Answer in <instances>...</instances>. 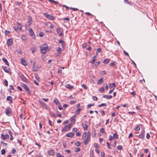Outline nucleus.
Masks as SVG:
<instances>
[{"mask_svg":"<svg viewBox=\"0 0 157 157\" xmlns=\"http://www.w3.org/2000/svg\"><path fill=\"white\" fill-rule=\"evenodd\" d=\"M44 15H45V16L46 18L49 19L51 20H54L55 19V17L50 15L46 13H44Z\"/></svg>","mask_w":157,"mask_h":157,"instance_id":"obj_5","label":"nucleus"},{"mask_svg":"<svg viewBox=\"0 0 157 157\" xmlns=\"http://www.w3.org/2000/svg\"><path fill=\"white\" fill-rule=\"evenodd\" d=\"M86 132H85L82 135V139L83 140L85 138H86Z\"/></svg>","mask_w":157,"mask_h":157,"instance_id":"obj_35","label":"nucleus"},{"mask_svg":"<svg viewBox=\"0 0 157 157\" xmlns=\"http://www.w3.org/2000/svg\"><path fill=\"white\" fill-rule=\"evenodd\" d=\"M1 143L2 144L3 146H7V144L3 142V141H1Z\"/></svg>","mask_w":157,"mask_h":157,"instance_id":"obj_43","label":"nucleus"},{"mask_svg":"<svg viewBox=\"0 0 157 157\" xmlns=\"http://www.w3.org/2000/svg\"><path fill=\"white\" fill-rule=\"evenodd\" d=\"M22 87L25 90L28 92V93L29 94L30 93V90L29 89V88L26 84H23L22 85Z\"/></svg>","mask_w":157,"mask_h":157,"instance_id":"obj_6","label":"nucleus"},{"mask_svg":"<svg viewBox=\"0 0 157 157\" xmlns=\"http://www.w3.org/2000/svg\"><path fill=\"white\" fill-rule=\"evenodd\" d=\"M65 87L69 89H71L73 88V86L68 84H67L66 85Z\"/></svg>","mask_w":157,"mask_h":157,"instance_id":"obj_22","label":"nucleus"},{"mask_svg":"<svg viewBox=\"0 0 157 157\" xmlns=\"http://www.w3.org/2000/svg\"><path fill=\"white\" fill-rule=\"evenodd\" d=\"M140 127L138 126L135 128V130L136 131H139L140 130Z\"/></svg>","mask_w":157,"mask_h":157,"instance_id":"obj_53","label":"nucleus"},{"mask_svg":"<svg viewBox=\"0 0 157 157\" xmlns=\"http://www.w3.org/2000/svg\"><path fill=\"white\" fill-rule=\"evenodd\" d=\"M57 51L58 52V53H61L62 51L61 49L60 48L58 47L57 48Z\"/></svg>","mask_w":157,"mask_h":157,"instance_id":"obj_32","label":"nucleus"},{"mask_svg":"<svg viewBox=\"0 0 157 157\" xmlns=\"http://www.w3.org/2000/svg\"><path fill=\"white\" fill-rule=\"evenodd\" d=\"M17 53H19V54H22V52L21 50L20 49H18L17 50Z\"/></svg>","mask_w":157,"mask_h":157,"instance_id":"obj_62","label":"nucleus"},{"mask_svg":"<svg viewBox=\"0 0 157 157\" xmlns=\"http://www.w3.org/2000/svg\"><path fill=\"white\" fill-rule=\"evenodd\" d=\"M21 38L24 41L26 40V36L24 35H22L21 36Z\"/></svg>","mask_w":157,"mask_h":157,"instance_id":"obj_38","label":"nucleus"},{"mask_svg":"<svg viewBox=\"0 0 157 157\" xmlns=\"http://www.w3.org/2000/svg\"><path fill=\"white\" fill-rule=\"evenodd\" d=\"M8 132L10 134V140H12L13 139V137L12 136V133L10 130Z\"/></svg>","mask_w":157,"mask_h":157,"instance_id":"obj_24","label":"nucleus"},{"mask_svg":"<svg viewBox=\"0 0 157 157\" xmlns=\"http://www.w3.org/2000/svg\"><path fill=\"white\" fill-rule=\"evenodd\" d=\"M109 87L111 89L114 90L116 87V86L115 83H113L109 84Z\"/></svg>","mask_w":157,"mask_h":157,"instance_id":"obj_9","label":"nucleus"},{"mask_svg":"<svg viewBox=\"0 0 157 157\" xmlns=\"http://www.w3.org/2000/svg\"><path fill=\"white\" fill-rule=\"evenodd\" d=\"M3 61L8 66H9V63L7 59L5 58H2Z\"/></svg>","mask_w":157,"mask_h":157,"instance_id":"obj_25","label":"nucleus"},{"mask_svg":"<svg viewBox=\"0 0 157 157\" xmlns=\"http://www.w3.org/2000/svg\"><path fill=\"white\" fill-rule=\"evenodd\" d=\"M82 86L85 90H86L87 89V87L86 86L85 84H82Z\"/></svg>","mask_w":157,"mask_h":157,"instance_id":"obj_60","label":"nucleus"},{"mask_svg":"<svg viewBox=\"0 0 157 157\" xmlns=\"http://www.w3.org/2000/svg\"><path fill=\"white\" fill-rule=\"evenodd\" d=\"M21 62L22 64L23 65H24L26 66L27 65V63L26 62V60L24 59L23 58H21Z\"/></svg>","mask_w":157,"mask_h":157,"instance_id":"obj_17","label":"nucleus"},{"mask_svg":"<svg viewBox=\"0 0 157 157\" xmlns=\"http://www.w3.org/2000/svg\"><path fill=\"white\" fill-rule=\"evenodd\" d=\"M44 33L43 32H40L39 33V36L40 37H43L44 36Z\"/></svg>","mask_w":157,"mask_h":157,"instance_id":"obj_46","label":"nucleus"},{"mask_svg":"<svg viewBox=\"0 0 157 157\" xmlns=\"http://www.w3.org/2000/svg\"><path fill=\"white\" fill-rule=\"evenodd\" d=\"M96 132L95 131V130L93 131L92 132V136L93 137H95L96 136Z\"/></svg>","mask_w":157,"mask_h":157,"instance_id":"obj_34","label":"nucleus"},{"mask_svg":"<svg viewBox=\"0 0 157 157\" xmlns=\"http://www.w3.org/2000/svg\"><path fill=\"white\" fill-rule=\"evenodd\" d=\"M13 42V39L12 38L9 39L7 41V44L8 46H11Z\"/></svg>","mask_w":157,"mask_h":157,"instance_id":"obj_12","label":"nucleus"},{"mask_svg":"<svg viewBox=\"0 0 157 157\" xmlns=\"http://www.w3.org/2000/svg\"><path fill=\"white\" fill-rule=\"evenodd\" d=\"M100 63V61H98L96 63L94 64V66L95 67H97L98 66Z\"/></svg>","mask_w":157,"mask_h":157,"instance_id":"obj_54","label":"nucleus"},{"mask_svg":"<svg viewBox=\"0 0 157 157\" xmlns=\"http://www.w3.org/2000/svg\"><path fill=\"white\" fill-rule=\"evenodd\" d=\"M115 65V64L114 62H113V63H110L109 64V65L110 66H114Z\"/></svg>","mask_w":157,"mask_h":157,"instance_id":"obj_63","label":"nucleus"},{"mask_svg":"<svg viewBox=\"0 0 157 157\" xmlns=\"http://www.w3.org/2000/svg\"><path fill=\"white\" fill-rule=\"evenodd\" d=\"M100 132L102 133H105V131L104 129V128H101L100 129Z\"/></svg>","mask_w":157,"mask_h":157,"instance_id":"obj_41","label":"nucleus"},{"mask_svg":"<svg viewBox=\"0 0 157 157\" xmlns=\"http://www.w3.org/2000/svg\"><path fill=\"white\" fill-rule=\"evenodd\" d=\"M2 68L5 72L8 73H9L10 71V69L9 68L4 66H2Z\"/></svg>","mask_w":157,"mask_h":157,"instance_id":"obj_15","label":"nucleus"},{"mask_svg":"<svg viewBox=\"0 0 157 157\" xmlns=\"http://www.w3.org/2000/svg\"><path fill=\"white\" fill-rule=\"evenodd\" d=\"M48 25H50V28H52V29L53 28V27H54L53 25H52L50 23L48 22Z\"/></svg>","mask_w":157,"mask_h":157,"instance_id":"obj_56","label":"nucleus"},{"mask_svg":"<svg viewBox=\"0 0 157 157\" xmlns=\"http://www.w3.org/2000/svg\"><path fill=\"white\" fill-rule=\"evenodd\" d=\"M72 124H70L65 126L64 128H63L62 130V131L63 132H66L68 130L70 129L72 126Z\"/></svg>","mask_w":157,"mask_h":157,"instance_id":"obj_2","label":"nucleus"},{"mask_svg":"<svg viewBox=\"0 0 157 157\" xmlns=\"http://www.w3.org/2000/svg\"><path fill=\"white\" fill-rule=\"evenodd\" d=\"M90 155L91 156H93L94 155V151H91L90 152Z\"/></svg>","mask_w":157,"mask_h":157,"instance_id":"obj_58","label":"nucleus"},{"mask_svg":"<svg viewBox=\"0 0 157 157\" xmlns=\"http://www.w3.org/2000/svg\"><path fill=\"white\" fill-rule=\"evenodd\" d=\"M38 102L43 107L46 109L47 108V106L45 103L40 100H39Z\"/></svg>","mask_w":157,"mask_h":157,"instance_id":"obj_10","label":"nucleus"},{"mask_svg":"<svg viewBox=\"0 0 157 157\" xmlns=\"http://www.w3.org/2000/svg\"><path fill=\"white\" fill-rule=\"evenodd\" d=\"M150 138V134L149 133H147V135H146V138L148 139H149Z\"/></svg>","mask_w":157,"mask_h":157,"instance_id":"obj_55","label":"nucleus"},{"mask_svg":"<svg viewBox=\"0 0 157 157\" xmlns=\"http://www.w3.org/2000/svg\"><path fill=\"white\" fill-rule=\"evenodd\" d=\"M6 100L8 101H9L10 103H12L13 100L12 97L10 96H8L6 98Z\"/></svg>","mask_w":157,"mask_h":157,"instance_id":"obj_19","label":"nucleus"},{"mask_svg":"<svg viewBox=\"0 0 157 157\" xmlns=\"http://www.w3.org/2000/svg\"><path fill=\"white\" fill-rule=\"evenodd\" d=\"M29 19L28 20V21L27 22V25L29 26L32 24V18L30 16H29Z\"/></svg>","mask_w":157,"mask_h":157,"instance_id":"obj_13","label":"nucleus"},{"mask_svg":"<svg viewBox=\"0 0 157 157\" xmlns=\"http://www.w3.org/2000/svg\"><path fill=\"white\" fill-rule=\"evenodd\" d=\"M71 122H73L74 123L75 121V117L74 116H73L71 118Z\"/></svg>","mask_w":157,"mask_h":157,"instance_id":"obj_33","label":"nucleus"},{"mask_svg":"<svg viewBox=\"0 0 157 157\" xmlns=\"http://www.w3.org/2000/svg\"><path fill=\"white\" fill-rule=\"evenodd\" d=\"M63 21H69L70 20V18L68 17H65L62 19Z\"/></svg>","mask_w":157,"mask_h":157,"instance_id":"obj_49","label":"nucleus"},{"mask_svg":"<svg viewBox=\"0 0 157 157\" xmlns=\"http://www.w3.org/2000/svg\"><path fill=\"white\" fill-rule=\"evenodd\" d=\"M90 138L89 137V136H87L86 139L84 141V144L85 145H86L87 143L89 142Z\"/></svg>","mask_w":157,"mask_h":157,"instance_id":"obj_14","label":"nucleus"},{"mask_svg":"<svg viewBox=\"0 0 157 157\" xmlns=\"http://www.w3.org/2000/svg\"><path fill=\"white\" fill-rule=\"evenodd\" d=\"M80 151V148L79 147L76 148L75 150V152H78Z\"/></svg>","mask_w":157,"mask_h":157,"instance_id":"obj_39","label":"nucleus"},{"mask_svg":"<svg viewBox=\"0 0 157 157\" xmlns=\"http://www.w3.org/2000/svg\"><path fill=\"white\" fill-rule=\"evenodd\" d=\"M36 50V48L35 47H33L30 49V50L32 51V53H33L34 52H35Z\"/></svg>","mask_w":157,"mask_h":157,"instance_id":"obj_23","label":"nucleus"},{"mask_svg":"<svg viewBox=\"0 0 157 157\" xmlns=\"http://www.w3.org/2000/svg\"><path fill=\"white\" fill-rule=\"evenodd\" d=\"M6 152V151L5 149H3L1 150V153L2 155H4L5 154Z\"/></svg>","mask_w":157,"mask_h":157,"instance_id":"obj_45","label":"nucleus"},{"mask_svg":"<svg viewBox=\"0 0 157 157\" xmlns=\"http://www.w3.org/2000/svg\"><path fill=\"white\" fill-rule=\"evenodd\" d=\"M103 97L107 99H111L112 98V96L110 95H104Z\"/></svg>","mask_w":157,"mask_h":157,"instance_id":"obj_20","label":"nucleus"},{"mask_svg":"<svg viewBox=\"0 0 157 157\" xmlns=\"http://www.w3.org/2000/svg\"><path fill=\"white\" fill-rule=\"evenodd\" d=\"M35 63L34 62L33 63L34 65L33 67V71H36L38 70V68L37 67L35 66H34Z\"/></svg>","mask_w":157,"mask_h":157,"instance_id":"obj_27","label":"nucleus"},{"mask_svg":"<svg viewBox=\"0 0 157 157\" xmlns=\"http://www.w3.org/2000/svg\"><path fill=\"white\" fill-rule=\"evenodd\" d=\"M16 152V150L15 148H13L12 150L11 153L12 154H14Z\"/></svg>","mask_w":157,"mask_h":157,"instance_id":"obj_42","label":"nucleus"},{"mask_svg":"<svg viewBox=\"0 0 157 157\" xmlns=\"http://www.w3.org/2000/svg\"><path fill=\"white\" fill-rule=\"evenodd\" d=\"M54 102L56 104H58L59 102V100H58L56 98L54 100Z\"/></svg>","mask_w":157,"mask_h":157,"instance_id":"obj_44","label":"nucleus"},{"mask_svg":"<svg viewBox=\"0 0 157 157\" xmlns=\"http://www.w3.org/2000/svg\"><path fill=\"white\" fill-rule=\"evenodd\" d=\"M10 32L9 31L6 30L5 31V35L6 36H7L10 33Z\"/></svg>","mask_w":157,"mask_h":157,"instance_id":"obj_36","label":"nucleus"},{"mask_svg":"<svg viewBox=\"0 0 157 157\" xmlns=\"http://www.w3.org/2000/svg\"><path fill=\"white\" fill-rule=\"evenodd\" d=\"M106 144H107V146L108 147L109 149H111V147H110V144L109 143L107 142L106 143Z\"/></svg>","mask_w":157,"mask_h":157,"instance_id":"obj_57","label":"nucleus"},{"mask_svg":"<svg viewBox=\"0 0 157 157\" xmlns=\"http://www.w3.org/2000/svg\"><path fill=\"white\" fill-rule=\"evenodd\" d=\"M35 78L38 81H40V78L36 74H35Z\"/></svg>","mask_w":157,"mask_h":157,"instance_id":"obj_29","label":"nucleus"},{"mask_svg":"<svg viewBox=\"0 0 157 157\" xmlns=\"http://www.w3.org/2000/svg\"><path fill=\"white\" fill-rule=\"evenodd\" d=\"M94 105V104H88V105H87V109H88V108H90L91 106H93Z\"/></svg>","mask_w":157,"mask_h":157,"instance_id":"obj_51","label":"nucleus"},{"mask_svg":"<svg viewBox=\"0 0 157 157\" xmlns=\"http://www.w3.org/2000/svg\"><path fill=\"white\" fill-rule=\"evenodd\" d=\"M74 135V133L72 132H69L67 133L66 136L67 137H72Z\"/></svg>","mask_w":157,"mask_h":157,"instance_id":"obj_16","label":"nucleus"},{"mask_svg":"<svg viewBox=\"0 0 157 157\" xmlns=\"http://www.w3.org/2000/svg\"><path fill=\"white\" fill-rule=\"evenodd\" d=\"M48 153L49 155H53L54 154V152L53 150H50L48 151Z\"/></svg>","mask_w":157,"mask_h":157,"instance_id":"obj_21","label":"nucleus"},{"mask_svg":"<svg viewBox=\"0 0 157 157\" xmlns=\"http://www.w3.org/2000/svg\"><path fill=\"white\" fill-rule=\"evenodd\" d=\"M75 144L77 146H79L80 145V142H78V141H77L76 142V143Z\"/></svg>","mask_w":157,"mask_h":157,"instance_id":"obj_52","label":"nucleus"},{"mask_svg":"<svg viewBox=\"0 0 157 157\" xmlns=\"http://www.w3.org/2000/svg\"><path fill=\"white\" fill-rule=\"evenodd\" d=\"M5 113L8 116H11L12 114L11 110V109L7 107L5 109Z\"/></svg>","mask_w":157,"mask_h":157,"instance_id":"obj_3","label":"nucleus"},{"mask_svg":"<svg viewBox=\"0 0 157 157\" xmlns=\"http://www.w3.org/2000/svg\"><path fill=\"white\" fill-rule=\"evenodd\" d=\"M29 34L31 36H33V38L34 40L35 39V36L34 35V32L33 31L32 29L31 28H30L29 29Z\"/></svg>","mask_w":157,"mask_h":157,"instance_id":"obj_4","label":"nucleus"},{"mask_svg":"<svg viewBox=\"0 0 157 157\" xmlns=\"http://www.w3.org/2000/svg\"><path fill=\"white\" fill-rule=\"evenodd\" d=\"M123 53L125 56L129 57L128 53L126 52L125 50H123Z\"/></svg>","mask_w":157,"mask_h":157,"instance_id":"obj_48","label":"nucleus"},{"mask_svg":"<svg viewBox=\"0 0 157 157\" xmlns=\"http://www.w3.org/2000/svg\"><path fill=\"white\" fill-rule=\"evenodd\" d=\"M57 157H64L63 155H62L60 153H58L57 154Z\"/></svg>","mask_w":157,"mask_h":157,"instance_id":"obj_47","label":"nucleus"},{"mask_svg":"<svg viewBox=\"0 0 157 157\" xmlns=\"http://www.w3.org/2000/svg\"><path fill=\"white\" fill-rule=\"evenodd\" d=\"M103 81V78H100L98 81L97 82V84L98 85H100L102 83Z\"/></svg>","mask_w":157,"mask_h":157,"instance_id":"obj_26","label":"nucleus"},{"mask_svg":"<svg viewBox=\"0 0 157 157\" xmlns=\"http://www.w3.org/2000/svg\"><path fill=\"white\" fill-rule=\"evenodd\" d=\"M20 77L21 80L25 82H27L28 81L26 78L23 75H20Z\"/></svg>","mask_w":157,"mask_h":157,"instance_id":"obj_8","label":"nucleus"},{"mask_svg":"<svg viewBox=\"0 0 157 157\" xmlns=\"http://www.w3.org/2000/svg\"><path fill=\"white\" fill-rule=\"evenodd\" d=\"M82 125L85 130H86L87 129L88 125L86 123H82Z\"/></svg>","mask_w":157,"mask_h":157,"instance_id":"obj_18","label":"nucleus"},{"mask_svg":"<svg viewBox=\"0 0 157 157\" xmlns=\"http://www.w3.org/2000/svg\"><path fill=\"white\" fill-rule=\"evenodd\" d=\"M98 91L101 93H103L104 92V87H101L99 90Z\"/></svg>","mask_w":157,"mask_h":157,"instance_id":"obj_28","label":"nucleus"},{"mask_svg":"<svg viewBox=\"0 0 157 157\" xmlns=\"http://www.w3.org/2000/svg\"><path fill=\"white\" fill-rule=\"evenodd\" d=\"M65 46V43L64 42L62 44V48H64Z\"/></svg>","mask_w":157,"mask_h":157,"instance_id":"obj_61","label":"nucleus"},{"mask_svg":"<svg viewBox=\"0 0 157 157\" xmlns=\"http://www.w3.org/2000/svg\"><path fill=\"white\" fill-rule=\"evenodd\" d=\"M40 48L41 52L42 53L45 54L48 51V45L46 44H43L40 46Z\"/></svg>","mask_w":157,"mask_h":157,"instance_id":"obj_1","label":"nucleus"},{"mask_svg":"<svg viewBox=\"0 0 157 157\" xmlns=\"http://www.w3.org/2000/svg\"><path fill=\"white\" fill-rule=\"evenodd\" d=\"M102 106H106L107 104L106 103H102L98 105V107H101Z\"/></svg>","mask_w":157,"mask_h":157,"instance_id":"obj_37","label":"nucleus"},{"mask_svg":"<svg viewBox=\"0 0 157 157\" xmlns=\"http://www.w3.org/2000/svg\"><path fill=\"white\" fill-rule=\"evenodd\" d=\"M109 59H106L104 60L103 62L104 63L107 64L109 63Z\"/></svg>","mask_w":157,"mask_h":157,"instance_id":"obj_30","label":"nucleus"},{"mask_svg":"<svg viewBox=\"0 0 157 157\" xmlns=\"http://www.w3.org/2000/svg\"><path fill=\"white\" fill-rule=\"evenodd\" d=\"M1 137L3 140H7L9 139V136L8 134L4 135L3 134H2L1 135Z\"/></svg>","mask_w":157,"mask_h":157,"instance_id":"obj_7","label":"nucleus"},{"mask_svg":"<svg viewBox=\"0 0 157 157\" xmlns=\"http://www.w3.org/2000/svg\"><path fill=\"white\" fill-rule=\"evenodd\" d=\"M113 139H116L118 138V136L116 133H115L113 134Z\"/></svg>","mask_w":157,"mask_h":157,"instance_id":"obj_31","label":"nucleus"},{"mask_svg":"<svg viewBox=\"0 0 157 157\" xmlns=\"http://www.w3.org/2000/svg\"><path fill=\"white\" fill-rule=\"evenodd\" d=\"M15 4L16 5L20 6L21 4V2H15Z\"/></svg>","mask_w":157,"mask_h":157,"instance_id":"obj_40","label":"nucleus"},{"mask_svg":"<svg viewBox=\"0 0 157 157\" xmlns=\"http://www.w3.org/2000/svg\"><path fill=\"white\" fill-rule=\"evenodd\" d=\"M97 52H100L101 51V48H97Z\"/></svg>","mask_w":157,"mask_h":157,"instance_id":"obj_64","label":"nucleus"},{"mask_svg":"<svg viewBox=\"0 0 157 157\" xmlns=\"http://www.w3.org/2000/svg\"><path fill=\"white\" fill-rule=\"evenodd\" d=\"M80 110V109H77V110L76 111V113L77 114H78L79 113Z\"/></svg>","mask_w":157,"mask_h":157,"instance_id":"obj_50","label":"nucleus"},{"mask_svg":"<svg viewBox=\"0 0 157 157\" xmlns=\"http://www.w3.org/2000/svg\"><path fill=\"white\" fill-rule=\"evenodd\" d=\"M145 133V131L143 130L142 132L139 136V137L141 139H143L144 137V134Z\"/></svg>","mask_w":157,"mask_h":157,"instance_id":"obj_11","label":"nucleus"},{"mask_svg":"<svg viewBox=\"0 0 157 157\" xmlns=\"http://www.w3.org/2000/svg\"><path fill=\"white\" fill-rule=\"evenodd\" d=\"M93 99L94 101H97L98 99L95 96H94L93 97Z\"/></svg>","mask_w":157,"mask_h":157,"instance_id":"obj_59","label":"nucleus"}]
</instances>
